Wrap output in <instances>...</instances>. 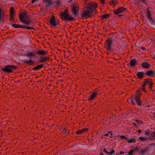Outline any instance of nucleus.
<instances>
[{
	"instance_id": "nucleus-2",
	"label": "nucleus",
	"mask_w": 155,
	"mask_h": 155,
	"mask_svg": "<svg viewBox=\"0 0 155 155\" xmlns=\"http://www.w3.org/2000/svg\"><path fill=\"white\" fill-rule=\"evenodd\" d=\"M49 25L53 28H58L60 25L58 18L53 15L50 18Z\"/></svg>"
},
{
	"instance_id": "nucleus-15",
	"label": "nucleus",
	"mask_w": 155,
	"mask_h": 155,
	"mask_svg": "<svg viewBox=\"0 0 155 155\" xmlns=\"http://www.w3.org/2000/svg\"><path fill=\"white\" fill-rule=\"evenodd\" d=\"M142 66L144 68H147L150 66V65L146 61L143 62L141 64Z\"/></svg>"
},
{
	"instance_id": "nucleus-41",
	"label": "nucleus",
	"mask_w": 155,
	"mask_h": 155,
	"mask_svg": "<svg viewBox=\"0 0 155 155\" xmlns=\"http://www.w3.org/2000/svg\"><path fill=\"white\" fill-rule=\"evenodd\" d=\"M100 2H101V3L102 4H103L104 3V0H100Z\"/></svg>"
},
{
	"instance_id": "nucleus-16",
	"label": "nucleus",
	"mask_w": 155,
	"mask_h": 155,
	"mask_svg": "<svg viewBox=\"0 0 155 155\" xmlns=\"http://www.w3.org/2000/svg\"><path fill=\"white\" fill-rule=\"evenodd\" d=\"M147 15V17L148 18V20L150 22H152L153 21V19L151 17V15L150 14V12L148 11L146 13Z\"/></svg>"
},
{
	"instance_id": "nucleus-37",
	"label": "nucleus",
	"mask_w": 155,
	"mask_h": 155,
	"mask_svg": "<svg viewBox=\"0 0 155 155\" xmlns=\"http://www.w3.org/2000/svg\"><path fill=\"white\" fill-rule=\"evenodd\" d=\"M151 135L152 137H155V132H152L151 133Z\"/></svg>"
},
{
	"instance_id": "nucleus-49",
	"label": "nucleus",
	"mask_w": 155,
	"mask_h": 155,
	"mask_svg": "<svg viewBox=\"0 0 155 155\" xmlns=\"http://www.w3.org/2000/svg\"><path fill=\"white\" fill-rule=\"evenodd\" d=\"M141 0L144 3H145V2L146 1V0Z\"/></svg>"
},
{
	"instance_id": "nucleus-40",
	"label": "nucleus",
	"mask_w": 155,
	"mask_h": 155,
	"mask_svg": "<svg viewBox=\"0 0 155 155\" xmlns=\"http://www.w3.org/2000/svg\"><path fill=\"white\" fill-rule=\"evenodd\" d=\"M144 134L146 135H148L150 134V133L148 132L145 131L144 132Z\"/></svg>"
},
{
	"instance_id": "nucleus-44",
	"label": "nucleus",
	"mask_w": 155,
	"mask_h": 155,
	"mask_svg": "<svg viewBox=\"0 0 155 155\" xmlns=\"http://www.w3.org/2000/svg\"><path fill=\"white\" fill-rule=\"evenodd\" d=\"M140 49L143 50H144L145 49V48L144 47H141Z\"/></svg>"
},
{
	"instance_id": "nucleus-20",
	"label": "nucleus",
	"mask_w": 155,
	"mask_h": 155,
	"mask_svg": "<svg viewBox=\"0 0 155 155\" xmlns=\"http://www.w3.org/2000/svg\"><path fill=\"white\" fill-rule=\"evenodd\" d=\"M97 94L96 92H94L91 95L90 98L88 97V100L91 101L93 100L97 95Z\"/></svg>"
},
{
	"instance_id": "nucleus-1",
	"label": "nucleus",
	"mask_w": 155,
	"mask_h": 155,
	"mask_svg": "<svg viewBox=\"0 0 155 155\" xmlns=\"http://www.w3.org/2000/svg\"><path fill=\"white\" fill-rule=\"evenodd\" d=\"M97 7L96 4L94 3H88V18L94 16L96 12L95 8Z\"/></svg>"
},
{
	"instance_id": "nucleus-42",
	"label": "nucleus",
	"mask_w": 155,
	"mask_h": 155,
	"mask_svg": "<svg viewBox=\"0 0 155 155\" xmlns=\"http://www.w3.org/2000/svg\"><path fill=\"white\" fill-rule=\"evenodd\" d=\"M2 14L1 12L0 11V20H1L2 18Z\"/></svg>"
},
{
	"instance_id": "nucleus-14",
	"label": "nucleus",
	"mask_w": 155,
	"mask_h": 155,
	"mask_svg": "<svg viewBox=\"0 0 155 155\" xmlns=\"http://www.w3.org/2000/svg\"><path fill=\"white\" fill-rule=\"evenodd\" d=\"M137 77L140 79H141L145 77V74H144L143 72H139L137 74Z\"/></svg>"
},
{
	"instance_id": "nucleus-4",
	"label": "nucleus",
	"mask_w": 155,
	"mask_h": 155,
	"mask_svg": "<svg viewBox=\"0 0 155 155\" xmlns=\"http://www.w3.org/2000/svg\"><path fill=\"white\" fill-rule=\"evenodd\" d=\"M61 18L66 21H72L74 19V18L69 15L68 12L65 10L64 12H62L61 14Z\"/></svg>"
},
{
	"instance_id": "nucleus-55",
	"label": "nucleus",
	"mask_w": 155,
	"mask_h": 155,
	"mask_svg": "<svg viewBox=\"0 0 155 155\" xmlns=\"http://www.w3.org/2000/svg\"><path fill=\"white\" fill-rule=\"evenodd\" d=\"M133 124H134V125L135 126V125H136V124H135V123H133Z\"/></svg>"
},
{
	"instance_id": "nucleus-12",
	"label": "nucleus",
	"mask_w": 155,
	"mask_h": 155,
	"mask_svg": "<svg viewBox=\"0 0 155 155\" xmlns=\"http://www.w3.org/2000/svg\"><path fill=\"white\" fill-rule=\"evenodd\" d=\"M112 44V41L111 40L108 39L107 41V43H106V48L108 50H112L111 48V45Z\"/></svg>"
},
{
	"instance_id": "nucleus-52",
	"label": "nucleus",
	"mask_w": 155,
	"mask_h": 155,
	"mask_svg": "<svg viewBox=\"0 0 155 155\" xmlns=\"http://www.w3.org/2000/svg\"><path fill=\"white\" fill-rule=\"evenodd\" d=\"M104 154L102 153H101L100 155H103Z\"/></svg>"
},
{
	"instance_id": "nucleus-26",
	"label": "nucleus",
	"mask_w": 155,
	"mask_h": 155,
	"mask_svg": "<svg viewBox=\"0 0 155 155\" xmlns=\"http://www.w3.org/2000/svg\"><path fill=\"white\" fill-rule=\"evenodd\" d=\"M40 60L41 61L44 62L48 60V58L47 57L43 58L41 57H40Z\"/></svg>"
},
{
	"instance_id": "nucleus-50",
	"label": "nucleus",
	"mask_w": 155,
	"mask_h": 155,
	"mask_svg": "<svg viewBox=\"0 0 155 155\" xmlns=\"http://www.w3.org/2000/svg\"><path fill=\"white\" fill-rule=\"evenodd\" d=\"M141 132V130H139L138 131V133H140Z\"/></svg>"
},
{
	"instance_id": "nucleus-32",
	"label": "nucleus",
	"mask_w": 155,
	"mask_h": 155,
	"mask_svg": "<svg viewBox=\"0 0 155 155\" xmlns=\"http://www.w3.org/2000/svg\"><path fill=\"white\" fill-rule=\"evenodd\" d=\"M23 26L24 27H23V28H25L28 30L31 29L33 28L31 27L26 26Z\"/></svg>"
},
{
	"instance_id": "nucleus-17",
	"label": "nucleus",
	"mask_w": 155,
	"mask_h": 155,
	"mask_svg": "<svg viewBox=\"0 0 155 155\" xmlns=\"http://www.w3.org/2000/svg\"><path fill=\"white\" fill-rule=\"evenodd\" d=\"M35 52L33 50L28 51L26 52V55L28 56H32L34 55Z\"/></svg>"
},
{
	"instance_id": "nucleus-28",
	"label": "nucleus",
	"mask_w": 155,
	"mask_h": 155,
	"mask_svg": "<svg viewBox=\"0 0 155 155\" xmlns=\"http://www.w3.org/2000/svg\"><path fill=\"white\" fill-rule=\"evenodd\" d=\"M147 139L144 137H139L138 140L142 141H145Z\"/></svg>"
},
{
	"instance_id": "nucleus-31",
	"label": "nucleus",
	"mask_w": 155,
	"mask_h": 155,
	"mask_svg": "<svg viewBox=\"0 0 155 155\" xmlns=\"http://www.w3.org/2000/svg\"><path fill=\"white\" fill-rule=\"evenodd\" d=\"M110 15L107 14H104L102 15V18L103 19H105L107 18L108 17H109Z\"/></svg>"
},
{
	"instance_id": "nucleus-54",
	"label": "nucleus",
	"mask_w": 155,
	"mask_h": 155,
	"mask_svg": "<svg viewBox=\"0 0 155 155\" xmlns=\"http://www.w3.org/2000/svg\"><path fill=\"white\" fill-rule=\"evenodd\" d=\"M119 16L120 17H121V16H122V15H119Z\"/></svg>"
},
{
	"instance_id": "nucleus-36",
	"label": "nucleus",
	"mask_w": 155,
	"mask_h": 155,
	"mask_svg": "<svg viewBox=\"0 0 155 155\" xmlns=\"http://www.w3.org/2000/svg\"><path fill=\"white\" fill-rule=\"evenodd\" d=\"M120 137L122 139H125L126 140H128V139L124 135H121L120 136Z\"/></svg>"
},
{
	"instance_id": "nucleus-51",
	"label": "nucleus",
	"mask_w": 155,
	"mask_h": 155,
	"mask_svg": "<svg viewBox=\"0 0 155 155\" xmlns=\"http://www.w3.org/2000/svg\"><path fill=\"white\" fill-rule=\"evenodd\" d=\"M110 137H112V134L110 133Z\"/></svg>"
},
{
	"instance_id": "nucleus-38",
	"label": "nucleus",
	"mask_w": 155,
	"mask_h": 155,
	"mask_svg": "<svg viewBox=\"0 0 155 155\" xmlns=\"http://www.w3.org/2000/svg\"><path fill=\"white\" fill-rule=\"evenodd\" d=\"M149 139L150 140H155V137H153L151 136L150 137Z\"/></svg>"
},
{
	"instance_id": "nucleus-29",
	"label": "nucleus",
	"mask_w": 155,
	"mask_h": 155,
	"mask_svg": "<svg viewBox=\"0 0 155 155\" xmlns=\"http://www.w3.org/2000/svg\"><path fill=\"white\" fill-rule=\"evenodd\" d=\"M53 1V0H46V2L47 3H48L49 5H52L54 4Z\"/></svg>"
},
{
	"instance_id": "nucleus-33",
	"label": "nucleus",
	"mask_w": 155,
	"mask_h": 155,
	"mask_svg": "<svg viewBox=\"0 0 155 155\" xmlns=\"http://www.w3.org/2000/svg\"><path fill=\"white\" fill-rule=\"evenodd\" d=\"M134 152V151L132 149L130 150V151L128 153V155H133L132 154Z\"/></svg>"
},
{
	"instance_id": "nucleus-13",
	"label": "nucleus",
	"mask_w": 155,
	"mask_h": 155,
	"mask_svg": "<svg viewBox=\"0 0 155 155\" xmlns=\"http://www.w3.org/2000/svg\"><path fill=\"white\" fill-rule=\"evenodd\" d=\"M137 61L134 59H132L130 61V64H128V66L130 65L131 66H135L137 64Z\"/></svg>"
},
{
	"instance_id": "nucleus-6",
	"label": "nucleus",
	"mask_w": 155,
	"mask_h": 155,
	"mask_svg": "<svg viewBox=\"0 0 155 155\" xmlns=\"http://www.w3.org/2000/svg\"><path fill=\"white\" fill-rule=\"evenodd\" d=\"M72 11L74 16H76L78 14V5L77 3H73L71 5Z\"/></svg>"
},
{
	"instance_id": "nucleus-39",
	"label": "nucleus",
	"mask_w": 155,
	"mask_h": 155,
	"mask_svg": "<svg viewBox=\"0 0 155 155\" xmlns=\"http://www.w3.org/2000/svg\"><path fill=\"white\" fill-rule=\"evenodd\" d=\"M110 133H111V132H109L108 133H107V134H105L104 135V136H109L110 135Z\"/></svg>"
},
{
	"instance_id": "nucleus-30",
	"label": "nucleus",
	"mask_w": 155,
	"mask_h": 155,
	"mask_svg": "<svg viewBox=\"0 0 155 155\" xmlns=\"http://www.w3.org/2000/svg\"><path fill=\"white\" fill-rule=\"evenodd\" d=\"M140 149V147L137 146L134 147V149L136 151H139Z\"/></svg>"
},
{
	"instance_id": "nucleus-53",
	"label": "nucleus",
	"mask_w": 155,
	"mask_h": 155,
	"mask_svg": "<svg viewBox=\"0 0 155 155\" xmlns=\"http://www.w3.org/2000/svg\"><path fill=\"white\" fill-rule=\"evenodd\" d=\"M89 54H90V55H92V53L90 51H89Z\"/></svg>"
},
{
	"instance_id": "nucleus-19",
	"label": "nucleus",
	"mask_w": 155,
	"mask_h": 155,
	"mask_svg": "<svg viewBox=\"0 0 155 155\" xmlns=\"http://www.w3.org/2000/svg\"><path fill=\"white\" fill-rule=\"evenodd\" d=\"M102 151L105 153H107V154H108V155H112L113 154L114 152V150H110V152H108V151H107L106 150V149L105 148H104L103 149V150H102Z\"/></svg>"
},
{
	"instance_id": "nucleus-8",
	"label": "nucleus",
	"mask_w": 155,
	"mask_h": 155,
	"mask_svg": "<svg viewBox=\"0 0 155 155\" xmlns=\"http://www.w3.org/2000/svg\"><path fill=\"white\" fill-rule=\"evenodd\" d=\"M126 9L124 8L123 7H120L117 9L116 10H114L113 12L115 15H117L122 12L124 10H125Z\"/></svg>"
},
{
	"instance_id": "nucleus-21",
	"label": "nucleus",
	"mask_w": 155,
	"mask_h": 155,
	"mask_svg": "<svg viewBox=\"0 0 155 155\" xmlns=\"http://www.w3.org/2000/svg\"><path fill=\"white\" fill-rule=\"evenodd\" d=\"M14 8L13 7H11L10 9V13L11 14V18L12 19L13 16L15 15V12L14 11Z\"/></svg>"
},
{
	"instance_id": "nucleus-23",
	"label": "nucleus",
	"mask_w": 155,
	"mask_h": 155,
	"mask_svg": "<svg viewBox=\"0 0 155 155\" xmlns=\"http://www.w3.org/2000/svg\"><path fill=\"white\" fill-rule=\"evenodd\" d=\"M110 3L111 5H113L114 6H115L117 4V1L116 0H113L112 1H110Z\"/></svg>"
},
{
	"instance_id": "nucleus-27",
	"label": "nucleus",
	"mask_w": 155,
	"mask_h": 155,
	"mask_svg": "<svg viewBox=\"0 0 155 155\" xmlns=\"http://www.w3.org/2000/svg\"><path fill=\"white\" fill-rule=\"evenodd\" d=\"M147 150L146 149H142L140 151V153L143 154L146 152H147Z\"/></svg>"
},
{
	"instance_id": "nucleus-9",
	"label": "nucleus",
	"mask_w": 155,
	"mask_h": 155,
	"mask_svg": "<svg viewBox=\"0 0 155 155\" xmlns=\"http://www.w3.org/2000/svg\"><path fill=\"white\" fill-rule=\"evenodd\" d=\"M146 84H148L151 87L153 84V83L149 79H146L144 82V83L142 85V86L144 87Z\"/></svg>"
},
{
	"instance_id": "nucleus-18",
	"label": "nucleus",
	"mask_w": 155,
	"mask_h": 155,
	"mask_svg": "<svg viewBox=\"0 0 155 155\" xmlns=\"http://www.w3.org/2000/svg\"><path fill=\"white\" fill-rule=\"evenodd\" d=\"M87 131V129H84L81 130L77 131L76 132V133L77 134H84L85 133H86Z\"/></svg>"
},
{
	"instance_id": "nucleus-46",
	"label": "nucleus",
	"mask_w": 155,
	"mask_h": 155,
	"mask_svg": "<svg viewBox=\"0 0 155 155\" xmlns=\"http://www.w3.org/2000/svg\"><path fill=\"white\" fill-rule=\"evenodd\" d=\"M136 123H137V124H138L139 122H141V123H142V121H137V120H136Z\"/></svg>"
},
{
	"instance_id": "nucleus-57",
	"label": "nucleus",
	"mask_w": 155,
	"mask_h": 155,
	"mask_svg": "<svg viewBox=\"0 0 155 155\" xmlns=\"http://www.w3.org/2000/svg\"><path fill=\"white\" fill-rule=\"evenodd\" d=\"M154 145V144H152V145Z\"/></svg>"
},
{
	"instance_id": "nucleus-25",
	"label": "nucleus",
	"mask_w": 155,
	"mask_h": 155,
	"mask_svg": "<svg viewBox=\"0 0 155 155\" xmlns=\"http://www.w3.org/2000/svg\"><path fill=\"white\" fill-rule=\"evenodd\" d=\"M60 130H61L63 133H67L69 132V131L67 130L64 127L61 128Z\"/></svg>"
},
{
	"instance_id": "nucleus-3",
	"label": "nucleus",
	"mask_w": 155,
	"mask_h": 155,
	"mask_svg": "<svg viewBox=\"0 0 155 155\" xmlns=\"http://www.w3.org/2000/svg\"><path fill=\"white\" fill-rule=\"evenodd\" d=\"M131 103L133 105L137 104L139 106L142 104L143 102L138 95H135L131 98Z\"/></svg>"
},
{
	"instance_id": "nucleus-45",
	"label": "nucleus",
	"mask_w": 155,
	"mask_h": 155,
	"mask_svg": "<svg viewBox=\"0 0 155 155\" xmlns=\"http://www.w3.org/2000/svg\"><path fill=\"white\" fill-rule=\"evenodd\" d=\"M124 153V152H123V151H120V154H123V153Z\"/></svg>"
},
{
	"instance_id": "nucleus-10",
	"label": "nucleus",
	"mask_w": 155,
	"mask_h": 155,
	"mask_svg": "<svg viewBox=\"0 0 155 155\" xmlns=\"http://www.w3.org/2000/svg\"><path fill=\"white\" fill-rule=\"evenodd\" d=\"M155 74V71L153 70H150L147 71L145 73V75L150 77H153Z\"/></svg>"
},
{
	"instance_id": "nucleus-48",
	"label": "nucleus",
	"mask_w": 155,
	"mask_h": 155,
	"mask_svg": "<svg viewBox=\"0 0 155 155\" xmlns=\"http://www.w3.org/2000/svg\"><path fill=\"white\" fill-rule=\"evenodd\" d=\"M84 16H87V13H86V12H84Z\"/></svg>"
},
{
	"instance_id": "nucleus-43",
	"label": "nucleus",
	"mask_w": 155,
	"mask_h": 155,
	"mask_svg": "<svg viewBox=\"0 0 155 155\" xmlns=\"http://www.w3.org/2000/svg\"><path fill=\"white\" fill-rule=\"evenodd\" d=\"M38 0H32L31 2L32 3H34L36 1H38Z\"/></svg>"
},
{
	"instance_id": "nucleus-7",
	"label": "nucleus",
	"mask_w": 155,
	"mask_h": 155,
	"mask_svg": "<svg viewBox=\"0 0 155 155\" xmlns=\"http://www.w3.org/2000/svg\"><path fill=\"white\" fill-rule=\"evenodd\" d=\"M19 17L21 21L24 22L25 24L28 25L30 23V21L29 20H27V18H26L25 14L22 15L20 14Z\"/></svg>"
},
{
	"instance_id": "nucleus-56",
	"label": "nucleus",
	"mask_w": 155,
	"mask_h": 155,
	"mask_svg": "<svg viewBox=\"0 0 155 155\" xmlns=\"http://www.w3.org/2000/svg\"><path fill=\"white\" fill-rule=\"evenodd\" d=\"M87 22H88V21Z\"/></svg>"
},
{
	"instance_id": "nucleus-22",
	"label": "nucleus",
	"mask_w": 155,
	"mask_h": 155,
	"mask_svg": "<svg viewBox=\"0 0 155 155\" xmlns=\"http://www.w3.org/2000/svg\"><path fill=\"white\" fill-rule=\"evenodd\" d=\"M12 26L13 27L18 28H23V27H24L22 25H20L15 24H12Z\"/></svg>"
},
{
	"instance_id": "nucleus-5",
	"label": "nucleus",
	"mask_w": 155,
	"mask_h": 155,
	"mask_svg": "<svg viewBox=\"0 0 155 155\" xmlns=\"http://www.w3.org/2000/svg\"><path fill=\"white\" fill-rule=\"evenodd\" d=\"M16 68V67L14 65H9L6 66L2 68V70L4 72L10 73L13 70Z\"/></svg>"
},
{
	"instance_id": "nucleus-47",
	"label": "nucleus",
	"mask_w": 155,
	"mask_h": 155,
	"mask_svg": "<svg viewBox=\"0 0 155 155\" xmlns=\"http://www.w3.org/2000/svg\"><path fill=\"white\" fill-rule=\"evenodd\" d=\"M143 87L142 88V91H145V88L143 86Z\"/></svg>"
},
{
	"instance_id": "nucleus-34",
	"label": "nucleus",
	"mask_w": 155,
	"mask_h": 155,
	"mask_svg": "<svg viewBox=\"0 0 155 155\" xmlns=\"http://www.w3.org/2000/svg\"><path fill=\"white\" fill-rule=\"evenodd\" d=\"M135 141V140L134 139H131L129 140L128 143H130L132 142H134Z\"/></svg>"
},
{
	"instance_id": "nucleus-24",
	"label": "nucleus",
	"mask_w": 155,
	"mask_h": 155,
	"mask_svg": "<svg viewBox=\"0 0 155 155\" xmlns=\"http://www.w3.org/2000/svg\"><path fill=\"white\" fill-rule=\"evenodd\" d=\"M43 66L42 64H40L38 65H37L36 67H35L34 68V69L35 70H38L39 69L41 68Z\"/></svg>"
},
{
	"instance_id": "nucleus-11",
	"label": "nucleus",
	"mask_w": 155,
	"mask_h": 155,
	"mask_svg": "<svg viewBox=\"0 0 155 155\" xmlns=\"http://www.w3.org/2000/svg\"><path fill=\"white\" fill-rule=\"evenodd\" d=\"M48 53L46 50H38L37 52V54L39 55H44Z\"/></svg>"
},
{
	"instance_id": "nucleus-35",
	"label": "nucleus",
	"mask_w": 155,
	"mask_h": 155,
	"mask_svg": "<svg viewBox=\"0 0 155 155\" xmlns=\"http://www.w3.org/2000/svg\"><path fill=\"white\" fill-rule=\"evenodd\" d=\"M25 62L28 64H30L32 63V61L30 60H25Z\"/></svg>"
}]
</instances>
